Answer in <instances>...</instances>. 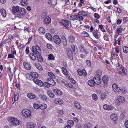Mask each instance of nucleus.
<instances>
[{
    "instance_id": "f257e3e1",
    "label": "nucleus",
    "mask_w": 128,
    "mask_h": 128,
    "mask_svg": "<svg viewBox=\"0 0 128 128\" xmlns=\"http://www.w3.org/2000/svg\"><path fill=\"white\" fill-rule=\"evenodd\" d=\"M97 74L95 75L94 78V80H95L96 84L99 85L101 83V80L100 78L102 74L101 71L99 70L97 71Z\"/></svg>"
},
{
    "instance_id": "f03ea898",
    "label": "nucleus",
    "mask_w": 128,
    "mask_h": 128,
    "mask_svg": "<svg viewBox=\"0 0 128 128\" xmlns=\"http://www.w3.org/2000/svg\"><path fill=\"white\" fill-rule=\"evenodd\" d=\"M9 120L11 122L12 125L16 126L18 125L20 122L19 120L16 118L11 117L8 118Z\"/></svg>"
},
{
    "instance_id": "7ed1b4c3",
    "label": "nucleus",
    "mask_w": 128,
    "mask_h": 128,
    "mask_svg": "<svg viewBox=\"0 0 128 128\" xmlns=\"http://www.w3.org/2000/svg\"><path fill=\"white\" fill-rule=\"evenodd\" d=\"M22 114L26 118H28L30 116L31 112L29 110L25 109L22 110Z\"/></svg>"
},
{
    "instance_id": "20e7f679",
    "label": "nucleus",
    "mask_w": 128,
    "mask_h": 128,
    "mask_svg": "<svg viewBox=\"0 0 128 128\" xmlns=\"http://www.w3.org/2000/svg\"><path fill=\"white\" fill-rule=\"evenodd\" d=\"M66 50L68 57L70 60H72L73 59V56L71 49L70 48H67Z\"/></svg>"
},
{
    "instance_id": "39448f33",
    "label": "nucleus",
    "mask_w": 128,
    "mask_h": 128,
    "mask_svg": "<svg viewBox=\"0 0 128 128\" xmlns=\"http://www.w3.org/2000/svg\"><path fill=\"white\" fill-rule=\"evenodd\" d=\"M62 24L66 27H70L71 26L70 22L69 20H63L61 22Z\"/></svg>"
},
{
    "instance_id": "423d86ee",
    "label": "nucleus",
    "mask_w": 128,
    "mask_h": 128,
    "mask_svg": "<svg viewBox=\"0 0 128 128\" xmlns=\"http://www.w3.org/2000/svg\"><path fill=\"white\" fill-rule=\"evenodd\" d=\"M77 72L78 75L80 76L83 75L84 76H86L87 75V73L84 69L81 70L79 69L77 70Z\"/></svg>"
},
{
    "instance_id": "0eeeda50",
    "label": "nucleus",
    "mask_w": 128,
    "mask_h": 128,
    "mask_svg": "<svg viewBox=\"0 0 128 128\" xmlns=\"http://www.w3.org/2000/svg\"><path fill=\"white\" fill-rule=\"evenodd\" d=\"M33 82L36 84H38L40 86H42L44 85V83L41 80H39L38 79L34 78L33 79Z\"/></svg>"
},
{
    "instance_id": "6e6552de",
    "label": "nucleus",
    "mask_w": 128,
    "mask_h": 128,
    "mask_svg": "<svg viewBox=\"0 0 128 128\" xmlns=\"http://www.w3.org/2000/svg\"><path fill=\"white\" fill-rule=\"evenodd\" d=\"M47 82H48V84L52 86H54L56 84V82L52 78H48L46 79Z\"/></svg>"
},
{
    "instance_id": "1a4fd4ad",
    "label": "nucleus",
    "mask_w": 128,
    "mask_h": 128,
    "mask_svg": "<svg viewBox=\"0 0 128 128\" xmlns=\"http://www.w3.org/2000/svg\"><path fill=\"white\" fill-rule=\"evenodd\" d=\"M54 42L58 44H59L61 42L60 39L57 35H55L54 36Z\"/></svg>"
},
{
    "instance_id": "9d476101",
    "label": "nucleus",
    "mask_w": 128,
    "mask_h": 128,
    "mask_svg": "<svg viewBox=\"0 0 128 128\" xmlns=\"http://www.w3.org/2000/svg\"><path fill=\"white\" fill-rule=\"evenodd\" d=\"M26 11V10L24 8H22L20 9L19 12L20 14H18V16L20 18H21V15L23 16L25 14Z\"/></svg>"
},
{
    "instance_id": "9b49d317",
    "label": "nucleus",
    "mask_w": 128,
    "mask_h": 128,
    "mask_svg": "<svg viewBox=\"0 0 128 128\" xmlns=\"http://www.w3.org/2000/svg\"><path fill=\"white\" fill-rule=\"evenodd\" d=\"M102 80L104 83L105 84L104 86H107V84L108 83V76H103L102 78Z\"/></svg>"
},
{
    "instance_id": "f8f14e48",
    "label": "nucleus",
    "mask_w": 128,
    "mask_h": 128,
    "mask_svg": "<svg viewBox=\"0 0 128 128\" xmlns=\"http://www.w3.org/2000/svg\"><path fill=\"white\" fill-rule=\"evenodd\" d=\"M23 64L24 68L26 70H29L31 69V66L28 63L24 62Z\"/></svg>"
},
{
    "instance_id": "ddd939ff",
    "label": "nucleus",
    "mask_w": 128,
    "mask_h": 128,
    "mask_svg": "<svg viewBox=\"0 0 128 128\" xmlns=\"http://www.w3.org/2000/svg\"><path fill=\"white\" fill-rule=\"evenodd\" d=\"M51 21L50 18L49 16H47L44 19V22L45 24H48L51 22Z\"/></svg>"
},
{
    "instance_id": "4468645a",
    "label": "nucleus",
    "mask_w": 128,
    "mask_h": 128,
    "mask_svg": "<svg viewBox=\"0 0 128 128\" xmlns=\"http://www.w3.org/2000/svg\"><path fill=\"white\" fill-rule=\"evenodd\" d=\"M35 126V124L31 122L28 123L27 125V128H34Z\"/></svg>"
},
{
    "instance_id": "2eb2a0df",
    "label": "nucleus",
    "mask_w": 128,
    "mask_h": 128,
    "mask_svg": "<svg viewBox=\"0 0 128 128\" xmlns=\"http://www.w3.org/2000/svg\"><path fill=\"white\" fill-rule=\"evenodd\" d=\"M53 91L55 93V94L57 95H60L62 94V92L58 89H54Z\"/></svg>"
},
{
    "instance_id": "dca6fc26",
    "label": "nucleus",
    "mask_w": 128,
    "mask_h": 128,
    "mask_svg": "<svg viewBox=\"0 0 128 128\" xmlns=\"http://www.w3.org/2000/svg\"><path fill=\"white\" fill-rule=\"evenodd\" d=\"M88 84L89 86L93 87L95 85L96 82L94 80H90L88 81Z\"/></svg>"
},
{
    "instance_id": "f3484780",
    "label": "nucleus",
    "mask_w": 128,
    "mask_h": 128,
    "mask_svg": "<svg viewBox=\"0 0 128 128\" xmlns=\"http://www.w3.org/2000/svg\"><path fill=\"white\" fill-rule=\"evenodd\" d=\"M110 118L111 120L114 121L118 119L117 115L116 114H112L110 116Z\"/></svg>"
},
{
    "instance_id": "a211bd4d",
    "label": "nucleus",
    "mask_w": 128,
    "mask_h": 128,
    "mask_svg": "<svg viewBox=\"0 0 128 128\" xmlns=\"http://www.w3.org/2000/svg\"><path fill=\"white\" fill-rule=\"evenodd\" d=\"M103 108L104 110H111L113 108L111 106L108 105L107 104L103 105Z\"/></svg>"
},
{
    "instance_id": "6ab92c4d",
    "label": "nucleus",
    "mask_w": 128,
    "mask_h": 128,
    "mask_svg": "<svg viewBox=\"0 0 128 128\" xmlns=\"http://www.w3.org/2000/svg\"><path fill=\"white\" fill-rule=\"evenodd\" d=\"M71 49L73 52H76L77 51V48L76 46L72 44L70 45Z\"/></svg>"
},
{
    "instance_id": "aec40b11",
    "label": "nucleus",
    "mask_w": 128,
    "mask_h": 128,
    "mask_svg": "<svg viewBox=\"0 0 128 128\" xmlns=\"http://www.w3.org/2000/svg\"><path fill=\"white\" fill-rule=\"evenodd\" d=\"M55 102L57 104H61L63 103V100L59 98H56L55 100Z\"/></svg>"
},
{
    "instance_id": "412c9836",
    "label": "nucleus",
    "mask_w": 128,
    "mask_h": 128,
    "mask_svg": "<svg viewBox=\"0 0 128 128\" xmlns=\"http://www.w3.org/2000/svg\"><path fill=\"white\" fill-rule=\"evenodd\" d=\"M117 100L120 103H123L125 102L124 98L122 96L118 97L117 99Z\"/></svg>"
},
{
    "instance_id": "4be33fe9",
    "label": "nucleus",
    "mask_w": 128,
    "mask_h": 128,
    "mask_svg": "<svg viewBox=\"0 0 128 128\" xmlns=\"http://www.w3.org/2000/svg\"><path fill=\"white\" fill-rule=\"evenodd\" d=\"M19 9V8L18 6H13L12 8L13 13H16L18 12Z\"/></svg>"
},
{
    "instance_id": "5701e85b",
    "label": "nucleus",
    "mask_w": 128,
    "mask_h": 128,
    "mask_svg": "<svg viewBox=\"0 0 128 128\" xmlns=\"http://www.w3.org/2000/svg\"><path fill=\"white\" fill-rule=\"evenodd\" d=\"M47 94L50 97L52 98H54V95L51 91L48 90L47 91Z\"/></svg>"
},
{
    "instance_id": "b1692460",
    "label": "nucleus",
    "mask_w": 128,
    "mask_h": 128,
    "mask_svg": "<svg viewBox=\"0 0 128 128\" xmlns=\"http://www.w3.org/2000/svg\"><path fill=\"white\" fill-rule=\"evenodd\" d=\"M74 106L78 109L81 110V106L80 104L77 102L75 101L74 103Z\"/></svg>"
},
{
    "instance_id": "393cba45",
    "label": "nucleus",
    "mask_w": 128,
    "mask_h": 128,
    "mask_svg": "<svg viewBox=\"0 0 128 128\" xmlns=\"http://www.w3.org/2000/svg\"><path fill=\"white\" fill-rule=\"evenodd\" d=\"M32 78V79L34 78H37L38 76V73L36 72H32L31 74Z\"/></svg>"
},
{
    "instance_id": "a878e982",
    "label": "nucleus",
    "mask_w": 128,
    "mask_h": 128,
    "mask_svg": "<svg viewBox=\"0 0 128 128\" xmlns=\"http://www.w3.org/2000/svg\"><path fill=\"white\" fill-rule=\"evenodd\" d=\"M46 36L47 38L49 40H52V36L51 34L49 32H47L46 33Z\"/></svg>"
},
{
    "instance_id": "bb28decb",
    "label": "nucleus",
    "mask_w": 128,
    "mask_h": 128,
    "mask_svg": "<svg viewBox=\"0 0 128 128\" xmlns=\"http://www.w3.org/2000/svg\"><path fill=\"white\" fill-rule=\"evenodd\" d=\"M40 54H37L36 55L38 61L42 62L43 61V59Z\"/></svg>"
},
{
    "instance_id": "cd10ccee",
    "label": "nucleus",
    "mask_w": 128,
    "mask_h": 128,
    "mask_svg": "<svg viewBox=\"0 0 128 128\" xmlns=\"http://www.w3.org/2000/svg\"><path fill=\"white\" fill-rule=\"evenodd\" d=\"M28 97L30 99H34L36 97L35 95L32 93H29L27 95Z\"/></svg>"
},
{
    "instance_id": "c85d7f7f",
    "label": "nucleus",
    "mask_w": 128,
    "mask_h": 128,
    "mask_svg": "<svg viewBox=\"0 0 128 128\" xmlns=\"http://www.w3.org/2000/svg\"><path fill=\"white\" fill-rule=\"evenodd\" d=\"M1 14L2 16L5 17L6 16V10L3 9H2L0 10Z\"/></svg>"
},
{
    "instance_id": "c756f323",
    "label": "nucleus",
    "mask_w": 128,
    "mask_h": 128,
    "mask_svg": "<svg viewBox=\"0 0 128 128\" xmlns=\"http://www.w3.org/2000/svg\"><path fill=\"white\" fill-rule=\"evenodd\" d=\"M74 37L72 36H71L69 37V41L71 43H73L74 42Z\"/></svg>"
},
{
    "instance_id": "7c9ffc66",
    "label": "nucleus",
    "mask_w": 128,
    "mask_h": 128,
    "mask_svg": "<svg viewBox=\"0 0 128 128\" xmlns=\"http://www.w3.org/2000/svg\"><path fill=\"white\" fill-rule=\"evenodd\" d=\"M20 3L22 5L25 6L28 4V2L27 0H22Z\"/></svg>"
},
{
    "instance_id": "2f4dec72",
    "label": "nucleus",
    "mask_w": 128,
    "mask_h": 128,
    "mask_svg": "<svg viewBox=\"0 0 128 128\" xmlns=\"http://www.w3.org/2000/svg\"><path fill=\"white\" fill-rule=\"evenodd\" d=\"M35 66L36 68L39 70H42L43 68L41 66L38 64H36Z\"/></svg>"
},
{
    "instance_id": "473e14b6",
    "label": "nucleus",
    "mask_w": 128,
    "mask_h": 128,
    "mask_svg": "<svg viewBox=\"0 0 128 128\" xmlns=\"http://www.w3.org/2000/svg\"><path fill=\"white\" fill-rule=\"evenodd\" d=\"M11 68H10L9 70V71L10 72L12 75H13L14 73L16 70V67L15 66L14 67L13 69H12V71H11Z\"/></svg>"
},
{
    "instance_id": "72a5a7b5",
    "label": "nucleus",
    "mask_w": 128,
    "mask_h": 128,
    "mask_svg": "<svg viewBox=\"0 0 128 128\" xmlns=\"http://www.w3.org/2000/svg\"><path fill=\"white\" fill-rule=\"evenodd\" d=\"M35 54H33L32 53H30L29 55L32 60H36V57Z\"/></svg>"
},
{
    "instance_id": "f704fd0d",
    "label": "nucleus",
    "mask_w": 128,
    "mask_h": 128,
    "mask_svg": "<svg viewBox=\"0 0 128 128\" xmlns=\"http://www.w3.org/2000/svg\"><path fill=\"white\" fill-rule=\"evenodd\" d=\"M62 73L65 75H66L68 74L67 70L66 68L64 67H62Z\"/></svg>"
},
{
    "instance_id": "c9c22d12",
    "label": "nucleus",
    "mask_w": 128,
    "mask_h": 128,
    "mask_svg": "<svg viewBox=\"0 0 128 128\" xmlns=\"http://www.w3.org/2000/svg\"><path fill=\"white\" fill-rule=\"evenodd\" d=\"M47 105L45 104H43L40 106V108L42 110L45 109L47 108Z\"/></svg>"
},
{
    "instance_id": "e433bc0d",
    "label": "nucleus",
    "mask_w": 128,
    "mask_h": 128,
    "mask_svg": "<svg viewBox=\"0 0 128 128\" xmlns=\"http://www.w3.org/2000/svg\"><path fill=\"white\" fill-rule=\"evenodd\" d=\"M40 98L43 100L46 101L47 100V98L46 96L44 95H40Z\"/></svg>"
},
{
    "instance_id": "4c0bfd02",
    "label": "nucleus",
    "mask_w": 128,
    "mask_h": 128,
    "mask_svg": "<svg viewBox=\"0 0 128 128\" xmlns=\"http://www.w3.org/2000/svg\"><path fill=\"white\" fill-rule=\"evenodd\" d=\"M68 125L70 126H72L74 124V122L72 120H70L68 121Z\"/></svg>"
},
{
    "instance_id": "58836bf2",
    "label": "nucleus",
    "mask_w": 128,
    "mask_h": 128,
    "mask_svg": "<svg viewBox=\"0 0 128 128\" xmlns=\"http://www.w3.org/2000/svg\"><path fill=\"white\" fill-rule=\"evenodd\" d=\"M124 52L125 53H126L128 52V47L125 46L123 47L122 48Z\"/></svg>"
},
{
    "instance_id": "ea45409f",
    "label": "nucleus",
    "mask_w": 128,
    "mask_h": 128,
    "mask_svg": "<svg viewBox=\"0 0 128 128\" xmlns=\"http://www.w3.org/2000/svg\"><path fill=\"white\" fill-rule=\"evenodd\" d=\"M18 93L14 95L13 96V99H14V101L17 100L18 99Z\"/></svg>"
},
{
    "instance_id": "a19ab883",
    "label": "nucleus",
    "mask_w": 128,
    "mask_h": 128,
    "mask_svg": "<svg viewBox=\"0 0 128 128\" xmlns=\"http://www.w3.org/2000/svg\"><path fill=\"white\" fill-rule=\"evenodd\" d=\"M92 98L93 100L95 101H96L98 100V97L96 94H93L92 95Z\"/></svg>"
},
{
    "instance_id": "79ce46f5",
    "label": "nucleus",
    "mask_w": 128,
    "mask_h": 128,
    "mask_svg": "<svg viewBox=\"0 0 128 128\" xmlns=\"http://www.w3.org/2000/svg\"><path fill=\"white\" fill-rule=\"evenodd\" d=\"M33 106L34 108L36 109H38L39 108H40V106L38 104H33Z\"/></svg>"
},
{
    "instance_id": "37998d69",
    "label": "nucleus",
    "mask_w": 128,
    "mask_h": 128,
    "mask_svg": "<svg viewBox=\"0 0 128 128\" xmlns=\"http://www.w3.org/2000/svg\"><path fill=\"white\" fill-rule=\"evenodd\" d=\"M48 75L50 77H51L52 78H54L55 77V76L52 73L50 72H48Z\"/></svg>"
},
{
    "instance_id": "c03bdc74",
    "label": "nucleus",
    "mask_w": 128,
    "mask_h": 128,
    "mask_svg": "<svg viewBox=\"0 0 128 128\" xmlns=\"http://www.w3.org/2000/svg\"><path fill=\"white\" fill-rule=\"evenodd\" d=\"M26 76L27 78L29 80L32 79V78L31 74H26Z\"/></svg>"
},
{
    "instance_id": "a18cd8bd",
    "label": "nucleus",
    "mask_w": 128,
    "mask_h": 128,
    "mask_svg": "<svg viewBox=\"0 0 128 128\" xmlns=\"http://www.w3.org/2000/svg\"><path fill=\"white\" fill-rule=\"evenodd\" d=\"M54 57L53 56V54H50L49 56L48 57V58L49 60H54Z\"/></svg>"
},
{
    "instance_id": "49530a36",
    "label": "nucleus",
    "mask_w": 128,
    "mask_h": 128,
    "mask_svg": "<svg viewBox=\"0 0 128 128\" xmlns=\"http://www.w3.org/2000/svg\"><path fill=\"white\" fill-rule=\"evenodd\" d=\"M58 116H61L63 115L64 112L62 110H60L58 111Z\"/></svg>"
},
{
    "instance_id": "de8ad7c7",
    "label": "nucleus",
    "mask_w": 128,
    "mask_h": 128,
    "mask_svg": "<svg viewBox=\"0 0 128 128\" xmlns=\"http://www.w3.org/2000/svg\"><path fill=\"white\" fill-rule=\"evenodd\" d=\"M38 31L40 32H45V30L42 27H40L38 29Z\"/></svg>"
},
{
    "instance_id": "09e8293b",
    "label": "nucleus",
    "mask_w": 128,
    "mask_h": 128,
    "mask_svg": "<svg viewBox=\"0 0 128 128\" xmlns=\"http://www.w3.org/2000/svg\"><path fill=\"white\" fill-rule=\"evenodd\" d=\"M99 27L102 31L104 32L105 31L104 29L103 28V25L102 24L100 25L99 26Z\"/></svg>"
},
{
    "instance_id": "8fccbe9b",
    "label": "nucleus",
    "mask_w": 128,
    "mask_h": 128,
    "mask_svg": "<svg viewBox=\"0 0 128 128\" xmlns=\"http://www.w3.org/2000/svg\"><path fill=\"white\" fill-rule=\"evenodd\" d=\"M81 35L83 36H86V37H88L89 36L88 34V32H82L81 34Z\"/></svg>"
},
{
    "instance_id": "3c124183",
    "label": "nucleus",
    "mask_w": 128,
    "mask_h": 128,
    "mask_svg": "<svg viewBox=\"0 0 128 128\" xmlns=\"http://www.w3.org/2000/svg\"><path fill=\"white\" fill-rule=\"evenodd\" d=\"M62 42L63 44L65 46L67 44V42L66 38H64L62 40Z\"/></svg>"
},
{
    "instance_id": "603ef678",
    "label": "nucleus",
    "mask_w": 128,
    "mask_h": 128,
    "mask_svg": "<svg viewBox=\"0 0 128 128\" xmlns=\"http://www.w3.org/2000/svg\"><path fill=\"white\" fill-rule=\"evenodd\" d=\"M94 16L95 18L97 19H99L100 17L99 15L97 13L94 14Z\"/></svg>"
},
{
    "instance_id": "864d4df0",
    "label": "nucleus",
    "mask_w": 128,
    "mask_h": 128,
    "mask_svg": "<svg viewBox=\"0 0 128 128\" xmlns=\"http://www.w3.org/2000/svg\"><path fill=\"white\" fill-rule=\"evenodd\" d=\"M32 52L34 54H36V48H35V46H33L32 47Z\"/></svg>"
},
{
    "instance_id": "5fc2aeb1",
    "label": "nucleus",
    "mask_w": 128,
    "mask_h": 128,
    "mask_svg": "<svg viewBox=\"0 0 128 128\" xmlns=\"http://www.w3.org/2000/svg\"><path fill=\"white\" fill-rule=\"evenodd\" d=\"M80 50L82 52H84V49L83 46H81L79 47Z\"/></svg>"
},
{
    "instance_id": "6e6d98bb",
    "label": "nucleus",
    "mask_w": 128,
    "mask_h": 128,
    "mask_svg": "<svg viewBox=\"0 0 128 128\" xmlns=\"http://www.w3.org/2000/svg\"><path fill=\"white\" fill-rule=\"evenodd\" d=\"M86 63L87 65L88 66H91V63L90 61L88 60H87L86 61Z\"/></svg>"
},
{
    "instance_id": "4d7b16f0",
    "label": "nucleus",
    "mask_w": 128,
    "mask_h": 128,
    "mask_svg": "<svg viewBox=\"0 0 128 128\" xmlns=\"http://www.w3.org/2000/svg\"><path fill=\"white\" fill-rule=\"evenodd\" d=\"M46 46L48 48L50 49H52V44H48L46 45Z\"/></svg>"
},
{
    "instance_id": "13d9d810",
    "label": "nucleus",
    "mask_w": 128,
    "mask_h": 128,
    "mask_svg": "<svg viewBox=\"0 0 128 128\" xmlns=\"http://www.w3.org/2000/svg\"><path fill=\"white\" fill-rule=\"evenodd\" d=\"M94 36L97 39L98 38V36L97 32H92Z\"/></svg>"
},
{
    "instance_id": "bf43d9fd",
    "label": "nucleus",
    "mask_w": 128,
    "mask_h": 128,
    "mask_svg": "<svg viewBox=\"0 0 128 128\" xmlns=\"http://www.w3.org/2000/svg\"><path fill=\"white\" fill-rule=\"evenodd\" d=\"M120 89L118 87L117 88H116L115 89H114V92H120Z\"/></svg>"
},
{
    "instance_id": "052dcab7",
    "label": "nucleus",
    "mask_w": 128,
    "mask_h": 128,
    "mask_svg": "<svg viewBox=\"0 0 128 128\" xmlns=\"http://www.w3.org/2000/svg\"><path fill=\"white\" fill-rule=\"evenodd\" d=\"M106 97V95L104 94H102L100 95V98L102 99H104Z\"/></svg>"
},
{
    "instance_id": "680f3d73",
    "label": "nucleus",
    "mask_w": 128,
    "mask_h": 128,
    "mask_svg": "<svg viewBox=\"0 0 128 128\" xmlns=\"http://www.w3.org/2000/svg\"><path fill=\"white\" fill-rule=\"evenodd\" d=\"M112 87L113 88V90L114 89H115L116 88H117L118 87V86L117 84H113L112 85Z\"/></svg>"
},
{
    "instance_id": "e2e57ef3",
    "label": "nucleus",
    "mask_w": 128,
    "mask_h": 128,
    "mask_svg": "<svg viewBox=\"0 0 128 128\" xmlns=\"http://www.w3.org/2000/svg\"><path fill=\"white\" fill-rule=\"evenodd\" d=\"M14 55L11 54H9L8 55V58H14Z\"/></svg>"
},
{
    "instance_id": "0e129e2a",
    "label": "nucleus",
    "mask_w": 128,
    "mask_h": 128,
    "mask_svg": "<svg viewBox=\"0 0 128 128\" xmlns=\"http://www.w3.org/2000/svg\"><path fill=\"white\" fill-rule=\"evenodd\" d=\"M26 53L27 54H28L29 53V47L28 46L26 47Z\"/></svg>"
},
{
    "instance_id": "69168bd1",
    "label": "nucleus",
    "mask_w": 128,
    "mask_h": 128,
    "mask_svg": "<svg viewBox=\"0 0 128 128\" xmlns=\"http://www.w3.org/2000/svg\"><path fill=\"white\" fill-rule=\"evenodd\" d=\"M124 125L126 128H128V120L126 121L124 123Z\"/></svg>"
},
{
    "instance_id": "338daca9",
    "label": "nucleus",
    "mask_w": 128,
    "mask_h": 128,
    "mask_svg": "<svg viewBox=\"0 0 128 128\" xmlns=\"http://www.w3.org/2000/svg\"><path fill=\"white\" fill-rule=\"evenodd\" d=\"M82 15L84 16H86L87 15L86 12L84 11H82Z\"/></svg>"
},
{
    "instance_id": "774afa93",
    "label": "nucleus",
    "mask_w": 128,
    "mask_h": 128,
    "mask_svg": "<svg viewBox=\"0 0 128 128\" xmlns=\"http://www.w3.org/2000/svg\"><path fill=\"white\" fill-rule=\"evenodd\" d=\"M36 54H41V50L40 49H37L36 50Z\"/></svg>"
}]
</instances>
